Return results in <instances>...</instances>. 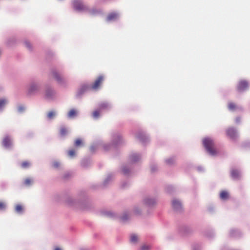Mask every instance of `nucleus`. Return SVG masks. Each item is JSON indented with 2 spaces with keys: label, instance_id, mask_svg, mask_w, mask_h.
Segmentation results:
<instances>
[{
  "label": "nucleus",
  "instance_id": "obj_10",
  "mask_svg": "<svg viewBox=\"0 0 250 250\" xmlns=\"http://www.w3.org/2000/svg\"><path fill=\"white\" fill-rule=\"evenodd\" d=\"M220 197L222 200H227L229 198V193L225 190L222 191L220 193Z\"/></svg>",
  "mask_w": 250,
  "mask_h": 250
},
{
  "label": "nucleus",
  "instance_id": "obj_3",
  "mask_svg": "<svg viewBox=\"0 0 250 250\" xmlns=\"http://www.w3.org/2000/svg\"><path fill=\"white\" fill-rule=\"evenodd\" d=\"M104 80V78L102 76H99L97 79L95 80L93 84L91 86V88L93 89H98L100 86L101 85V83L103 82Z\"/></svg>",
  "mask_w": 250,
  "mask_h": 250
},
{
  "label": "nucleus",
  "instance_id": "obj_8",
  "mask_svg": "<svg viewBox=\"0 0 250 250\" xmlns=\"http://www.w3.org/2000/svg\"><path fill=\"white\" fill-rule=\"evenodd\" d=\"M172 207L174 209L178 210L181 208V204L180 201L173 200L172 203Z\"/></svg>",
  "mask_w": 250,
  "mask_h": 250
},
{
  "label": "nucleus",
  "instance_id": "obj_4",
  "mask_svg": "<svg viewBox=\"0 0 250 250\" xmlns=\"http://www.w3.org/2000/svg\"><path fill=\"white\" fill-rule=\"evenodd\" d=\"M248 86V83L246 81L242 80L239 82L237 88L239 91H243L247 89Z\"/></svg>",
  "mask_w": 250,
  "mask_h": 250
},
{
  "label": "nucleus",
  "instance_id": "obj_28",
  "mask_svg": "<svg viewBox=\"0 0 250 250\" xmlns=\"http://www.w3.org/2000/svg\"><path fill=\"white\" fill-rule=\"evenodd\" d=\"M60 165V163L58 162H55L53 164V166L55 168H57V167H59Z\"/></svg>",
  "mask_w": 250,
  "mask_h": 250
},
{
  "label": "nucleus",
  "instance_id": "obj_13",
  "mask_svg": "<svg viewBox=\"0 0 250 250\" xmlns=\"http://www.w3.org/2000/svg\"><path fill=\"white\" fill-rule=\"evenodd\" d=\"M15 209L16 211L18 213H21L23 211V208L22 205L20 204L16 205Z\"/></svg>",
  "mask_w": 250,
  "mask_h": 250
},
{
  "label": "nucleus",
  "instance_id": "obj_33",
  "mask_svg": "<svg viewBox=\"0 0 250 250\" xmlns=\"http://www.w3.org/2000/svg\"><path fill=\"white\" fill-rule=\"evenodd\" d=\"M107 106V104H102L101 105H100V108H105Z\"/></svg>",
  "mask_w": 250,
  "mask_h": 250
},
{
  "label": "nucleus",
  "instance_id": "obj_6",
  "mask_svg": "<svg viewBox=\"0 0 250 250\" xmlns=\"http://www.w3.org/2000/svg\"><path fill=\"white\" fill-rule=\"evenodd\" d=\"M227 134L231 139H234L236 136V133L234 128H229L227 130Z\"/></svg>",
  "mask_w": 250,
  "mask_h": 250
},
{
  "label": "nucleus",
  "instance_id": "obj_31",
  "mask_svg": "<svg viewBox=\"0 0 250 250\" xmlns=\"http://www.w3.org/2000/svg\"><path fill=\"white\" fill-rule=\"evenodd\" d=\"M122 171L124 174H127L128 173V170L125 167H123Z\"/></svg>",
  "mask_w": 250,
  "mask_h": 250
},
{
  "label": "nucleus",
  "instance_id": "obj_24",
  "mask_svg": "<svg viewBox=\"0 0 250 250\" xmlns=\"http://www.w3.org/2000/svg\"><path fill=\"white\" fill-rule=\"evenodd\" d=\"M68 154L71 157H74L75 155V150H74V149L69 150L68 151Z\"/></svg>",
  "mask_w": 250,
  "mask_h": 250
},
{
  "label": "nucleus",
  "instance_id": "obj_11",
  "mask_svg": "<svg viewBox=\"0 0 250 250\" xmlns=\"http://www.w3.org/2000/svg\"><path fill=\"white\" fill-rule=\"evenodd\" d=\"M78 112L75 109H71L68 113V117L69 118H74L77 115Z\"/></svg>",
  "mask_w": 250,
  "mask_h": 250
},
{
  "label": "nucleus",
  "instance_id": "obj_19",
  "mask_svg": "<svg viewBox=\"0 0 250 250\" xmlns=\"http://www.w3.org/2000/svg\"><path fill=\"white\" fill-rule=\"evenodd\" d=\"M138 240L137 236L135 234H132L130 237V241L132 243H136L137 242Z\"/></svg>",
  "mask_w": 250,
  "mask_h": 250
},
{
  "label": "nucleus",
  "instance_id": "obj_35",
  "mask_svg": "<svg viewBox=\"0 0 250 250\" xmlns=\"http://www.w3.org/2000/svg\"><path fill=\"white\" fill-rule=\"evenodd\" d=\"M23 109L24 108L23 107H19L18 109L19 111H22V110H23Z\"/></svg>",
  "mask_w": 250,
  "mask_h": 250
},
{
  "label": "nucleus",
  "instance_id": "obj_17",
  "mask_svg": "<svg viewBox=\"0 0 250 250\" xmlns=\"http://www.w3.org/2000/svg\"><path fill=\"white\" fill-rule=\"evenodd\" d=\"M146 204L148 205H152L155 203L154 200L152 199H147L145 200Z\"/></svg>",
  "mask_w": 250,
  "mask_h": 250
},
{
  "label": "nucleus",
  "instance_id": "obj_27",
  "mask_svg": "<svg viewBox=\"0 0 250 250\" xmlns=\"http://www.w3.org/2000/svg\"><path fill=\"white\" fill-rule=\"evenodd\" d=\"M6 103V101L4 99L0 100V108L3 107Z\"/></svg>",
  "mask_w": 250,
  "mask_h": 250
},
{
  "label": "nucleus",
  "instance_id": "obj_36",
  "mask_svg": "<svg viewBox=\"0 0 250 250\" xmlns=\"http://www.w3.org/2000/svg\"><path fill=\"white\" fill-rule=\"evenodd\" d=\"M240 118H237L236 119V122L237 123L239 122H240Z\"/></svg>",
  "mask_w": 250,
  "mask_h": 250
},
{
  "label": "nucleus",
  "instance_id": "obj_18",
  "mask_svg": "<svg viewBox=\"0 0 250 250\" xmlns=\"http://www.w3.org/2000/svg\"><path fill=\"white\" fill-rule=\"evenodd\" d=\"M6 208V204L4 202L0 201V210H4Z\"/></svg>",
  "mask_w": 250,
  "mask_h": 250
},
{
  "label": "nucleus",
  "instance_id": "obj_26",
  "mask_svg": "<svg viewBox=\"0 0 250 250\" xmlns=\"http://www.w3.org/2000/svg\"><path fill=\"white\" fill-rule=\"evenodd\" d=\"M100 115V112L98 111H94L93 112V117L94 118H97Z\"/></svg>",
  "mask_w": 250,
  "mask_h": 250
},
{
  "label": "nucleus",
  "instance_id": "obj_20",
  "mask_svg": "<svg viewBox=\"0 0 250 250\" xmlns=\"http://www.w3.org/2000/svg\"><path fill=\"white\" fill-rule=\"evenodd\" d=\"M21 166L22 168H26L30 166V163L27 161H24L21 163Z\"/></svg>",
  "mask_w": 250,
  "mask_h": 250
},
{
  "label": "nucleus",
  "instance_id": "obj_38",
  "mask_svg": "<svg viewBox=\"0 0 250 250\" xmlns=\"http://www.w3.org/2000/svg\"><path fill=\"white\" fill-rule=\"evenodd\" d=\"M54 250H62L60 248L57 247Z\"/></svg>",
  "mask_w": 250,
  "mask_h": 250
},
{
  "label": "nucleus",
  "instance_id": "obj_34",
  "mask_svg": "<svg viewBox=\"0 0 250 250\" xmlns=\"http://www.w3.org/2000/svg\"><path fill=\"white\" fill-rule=\"evenodd\" d=\"M127 215L125 214V215H124L122 217V219L123 220V221H125L127 219Z\"/></svg>",
  "mask_w": 250,
  "mask_h": 250
},
{
  "label": "nucleus",
  "instance_id": "obj_2",
  "mask_svg": "<svg viewBox=\"0 0 250 250\" xmlns=\"http://www.w3.org/2000/svg\"><path fill=\"white\" fill-rule=\"evenodd\" d=\"M73 5L74 8L79 11H85L88 10V7L86 5L83 4L82 1L80 0H74L73 1Z\"/></svg>",
  "mask_w": 250,
  "mask_h": 250
},
{
  "label": "nucleus",
  "instance_id": "obj_22",
  "mask_svg": "<svg viewBox=\"0 0 250 250\" xmlns=\"http://www.w3.org/2000/svg\"><path fill=\"white\" fill-rule=\"evenodd\" d=\"M32 183V180L30 178H26L24 180V185L26 186H29Z\"/></svg>",
  "mask_w": 250,
  "mask_h": 250
},
{
  "label": "nucleus",
  "instance_id": "obj_37",
  "mask_svg": "<svg viewBox=\"0 0 250 250\" xmlns=\"http://www.w3.org/2000/svg\"><path fill=\"white\" fill-rule=\"evenodd\" d=\"M135 157H136V156H132V161H136L135 158H134Z\"/></svg>",
  "mask_w": 250,
  "mask_h": 250
},
{
  "label": "nucleus",
  "instance_id": "obj_32",
  "mask_svg": "<svg viewBox=\"0 0 250 250\" xmlns=\"http://www.w3.org/2000/svg\"><path fill=\"white\" fill-rule=\"evenodd\" d=\"M173 159L171 158V159H167V160L166 161V162H167V164H170V163H172V162H173Z\"/></svg>",
  "mask_w": 250,
  "mask_h": 250
},
{
  "label": "nucleus",
  "instance_id": "obj_16",
  "mask_svg": "<svg viewBox=\"0 0 250 250\" xmlns=\"http://www.w3.org/2000/svg\"><path fill=\"white\" fill-rule=\"evenodd\" d=\"M37 89V86L36 85H32L30 86V87L29 88L28 93L29 94H32Z\"/></svg>",
  "mask_w": 250,
  "mask_h": 250
},
{
  "label": "nucleus",
  "instance_id": "obj_5",
  "mask_svg": "<svg viewBox=\"0 0 250 250\" xmlns=\"http://www.w3.org/2000/svg\"><path fill=\"white\" fill-rule=\"evenodd\" d=\"M52 75L53 76L54 78L57 81V82L59 83H62L65 82V79L62 77L61 75H60L57 72L53 71L52 72Z\"/></svg>",
  "mask_w": 250,
  "mask_h": 250
},
{
  "label": "nucleus",
  "instance_id": "obj_9",
  "mask_svg": "<svg viewBox=\"0 0 250 250\" xmlns=\"http://www.w3.org/2000/svg\"><path fill=\"white\" fill-rule=\"evenodd\" d=\"M118 15L116 13H111L107 17V21H111L117 19Z\"/></svg>",
  "mask_w": 250,
  "mask_h": 250
},
{
  "label": "nucleus",
  "instance_id": "obj_29",
  "mask_svg": "<svg viewBox=\"0 0 250 250\" xmlns=\"http://www.w3.org/2000/svg\"><path fill=\"white\" fill-rule=\"evenodd\" d=\"M149 247L146 245H144L141 247V250H148Z\"/></svg>",
  "mask_w": 250,
  "mask_h": 250
},
{
  "label": "nucleus",
  "instance_id": "obj_23",
  "mask_svg": "<svg viewBox=\"0 0 250 250\" xmlns=\"http://www.w3.org/2000/svg\"><path fill=\"white\" fill-rule=\"evenodd\" d=\"M82 144H83L82 141L80 139H78L75 141V146H81L82 145Z\"/></svg>",
  "mask_w": 250,
  "mask_h": 250
},
{
  "label": "nucleus",
  "instance_id": "obj_14",
  "mask_svg": "<svg viewBox=\"0 0 250 250\" xmlns=\"http://www.w3.org/2000/svg\"><path fill=\"white\" fill-rule=\"evenodd\" d=\"M237 106L235 104V103H234L233 102H229L228 104V108L230 110L233 111V110H235L236 109H237Z\"/></svg>",
  "mask_w": 250,
  "mask_h": 250
},
{
  "label": "nucleus",
  "instance_id": "obj_7",
  "mask_svg": "<svg viewBox=\"0 0 250 250\" xmlns=\"http://www.w3.org/2000/svg\"><path fill=\"white\" fill-rule=\"evenodd\" d=\"M2 144L5 147H9L12 144L10 138L8 136L5 137L2 140Z\"/></svg>",
  "mask_w": 250,
  "mask_h": 250
},
{
  "label": "nucleus",
  "instance_id": "obj_30",
  "mask_svg": "<svg viewBox=\"0 0 250 250\" xmlns=\"http://www.w3.org/2000/svg\"><path fill=\"white\" fill-rule=\"evenodd\" d=\"M25 45L29 49H30L31 48V44H30V42H25Z\"/></svg>",
  "mask_w": 250,
  "mask_h": 250
},
{
  "label": "nucleus",
  "instance_id": "obj_15",
  "mask_svg": "<svg viewBox=\"0 0 250 250\" xmlns=\"http://www.w3.org/2000/svg\"><path fill=\"white\" fill-rule=\"evenodd\" d=\"M67 132L68 131L67 128L63 126L61 127L60 129V135L62 136L66 135L67 133Z\"/></svg>",
  "mask_w": 250,
  "mask_h": 250
},
{
  "label": "nucleus",
  "instance_id": "obj_1",
  "mask_svg": "<svg viewBox=\"0 0 250 250\" xmlns=\"http://www.w3.org/2000/svg\"><path fill=\"white\" fill-rule=\"evenodd\" d=\"M203 145L209 154L212 155L216 154V151L214 147V143L212 139L209 138H205L203 140Z\"/></svg>",
  "mask_w": 250,
  "mask_h": 250
},
{
  "label": "nucleus",
  "instance_id": "obj_12",
  "mask_svg": "<svg viewBox=\"0 0 250 250\" xmlns=\"http://www.w3.org/2000/svg\"><path fill=\"white\" fill-rule=\"evenodd\" d=\"M231 176L233 179H238L240 176L239 172L237 170L233 169L231 171Z\"/></svg>",
  "mask_w": 250,
  "mask_h": 250
},
{
  "label": "nucleus",
  "instance_id": "obj_21",
  "mask_svg": "<svg viewBox=\"0 0 250 250\" xmlns=\"http://www.w3.org/2000/svg\"><path fill=\"white\" fill-rule=\"evenodd\" d=\"M55 115V112L53 111H51L49 112L47 114V117H48V118L51 119L54 117Z\"/></svg>",
  "mask_w": 250,
  "mask_h": 250
},
{
  "label": "nucleus",
  "instance_id": "obj_25",
  "mask_svg": "<svg viewBox=\"0 0 250 250\" xmlns=\"http://www.w3.org/2000/svg\"><path fill=\"white\" fill-rule=\"evenodd\" d=\"M54 93V92L52 90H48L46 91V97L49 98Z\"/></svg>",
  "mask_w": 250,
  "mask_h": 250
}]
</instances>
